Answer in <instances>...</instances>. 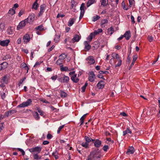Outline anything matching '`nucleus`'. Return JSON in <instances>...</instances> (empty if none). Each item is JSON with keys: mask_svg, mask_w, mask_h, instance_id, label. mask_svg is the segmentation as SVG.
<instances>
[{"mask_svg": "<svg viewBox=\"0 0 160 160\" xmlns=\"http://www.w3.org/2000/svg\"><path fill=\"white\" fill-rule=\"evenodd\" d=\"M101 156L100 150L99 149L96 148L91 151L88 156L87 160H100Z\"/></svg>", "mask_w": 160, "mask_h": 160, "instance_id": "1", "label": "nucleus"}, {"mask_svg": "<svg viewBox=\"0 0 160 160\" xmlns=\"http://www.w3.org/2000/svg\"><path fill=\"white\" fill-rule=\"evenodd\" d=\"M112 56L113 59H116L117 61L115 62V63L118 62L117 63L115 64V67H119L122 64V60L121 57H120L118 54L113 52L112 54Z\"/></svg>", "mask_w": 160, "mask_h": 160, "instance_id": "2", "label": "nucleus"}, {"mask_svg": "<svg viewBox=\"0 0 160 160\" xmlns=\"http://www.w3.org/2000/svg\"><path fill=\"white\" fill-rule=\"evenodd\" d=\"M69 74L71 76V79L73 82L77 83L79 81V79L77 77V74L75 73V71L70 72Z\"/></svg>", "mask_w": 160, "mask_h": 160, "instance_id": "3", "label": "nucleus"}, {"mask_svg": "<svg viewBox=\"0 0 160 160\" xmlns=\"http://www.w3.org/2000/svg\"><path fill=\"white\" fill-rule=\"evenodd\" d=\"M32 101L31 99H28L26 102H24L17 106V108H23L32 105Z\"/></svg>", "mask_w": 160, "mask_h": 160, "instance_id": "4", "label": "nucleus"}, {"mask_svg": "<svg viewBox=\"0 0 160 160\" xmlns=\"http://www.w3.org/2000/svg\"><path fill=\"white\" fill-rule=\"evenodd\" d=\"M69 78L65 75H63V77L58 78V80L61 83H68L69 81Z\"/></svg>", "mask_w": 160, "mask_h": 160, "instance_id": "5", "label": "nucleus"}, {"mask_svg": "<svg viewBox=\"0 0 160 160\" xmlns=\"http://www.w3.org/2000/svg\"><path fill=\"white\" fill-rule=\"evenodd\" d=\"M32 37H31V35L28 34H26L23 36V40L25 44H27L30 40L32 39Z\"/></svg>", "mask_w": 160, "mask_h": 160, "instance_id": "6", "label": "nucleus"}, {"mask_svg": "<svg viewBox=\"0 0 160 160\" xmlns=\"http://www.w3.org/2000/svg\"><path fill=\"white\" fill-rule=\"evenodd\" d=\"M42 147L39 146H37L35 147L29 149V151L31 152H37L38 153H39L42 150Z\"/></svg>", "mask_w": 160, "mask_h": 160, "instance_id": "7", "label": "nucleus"}, {"mask_svg": "<svg viewBox=\"0 0 160 160\" xmlns=\"http://www.w3.org/2000/svg\"><path fill=\"white\" fill-rule=\"evenodd\" d=\"M35 15L34 13H31L30 14L28 17L26 19L27 22L29 23L32 22L35 19Z\"/></svg>", "mask_w": 160, "mask_h": 160, "instance_id": "8", "label": "nucleus"}, {"mask_svg": "<svg viewBox=\"0 0 160 160\" xmlns=\"http://www.w3.org/2000/svg\"><path fill=\"white\" fill-rule=\"evenodd\" d=\"M27 23H28V22H27L26 19L22 21L19 23L18 25L17 28V29L18 30L22 29L25 26Z\"/></svg>", "mask_w": 160, "mask_h": 160, "instance_id": "9", "label": "nucleus"}, {"mask_svg": "<svg viewBox=\"0 0 160 160\" xmlns=\"http://www.w3.org/2000/svg\"><path fill=\"white\" fill-rule=\"evenodd\" d=\"M87 63L90 65L94 64L95 62V60L93 56H92L88 57L86 58Z\"/></svg>", "mask_w": 160, "mask_h": 160, "instance_id": "10", "label": "nucleus"}, {"mask_svg": "<svg viewBox=\"0 0 160 160\" xmlns=\"http://www.w3.org/2000/svg\"><path fill=\"white\" fill-rule=\"evenodd\" d=\"M88 80L89 81L92 82L94 81V79L95 78V75L93 71H91L89 72V73L88 75Z\"/></svg>", "mask_w": 160, "mask_h": 160, "instance_id": "11", "label": "nucleus"}, {"mask_svg": "<svg viewBox=\"0 0 160 160\" xmlns=\"http://www.w3.org/2000/svg\"><path fill=\"white\" fill-rule=\"evenodd\" d=\"M46 7V5L45 4H43L40 6V10L39 13L38 15V17H40L42 16L43 13L44 12L45 8Z\"/></svg>", "mask_w": 160, "mask_h": 160, "instance_id": "12", "label": "nucleus"}, {"mask_svg": "<svg viewBox=\"0 0 160 160\" xmlns=\"http://www.w3.org/2000/svg\"><path fill=\"white\" fill-rule=\"evenodd\" d=\"M84 49L86 51H88L91 48V46L90 45V42L88 41H85L84 42Z\"/></svg>", "mask_w": 160, "mask_h": 160, "instance_id": "13", "label": "nucleus"}, {"mask_svg": "<svg viewBox=\"0 0 160 160\" xmlns=\"http://www.w3.org/2000/svg\"><path fill=\"white\" fill-rule=\"evenodd\" d=\"M10 41L9 39H7L3 41L0 40V45L3 47L7 46L8 45Z\"/></svg>", "mask_w": 160, "mask_h": 160, "instance_id": "14", "label": "nucleus"}, {"mask_svg": "<svg viewBox=\"0 0 160 160\" xmlns=\"http://www.w3.org/2000/svg\"><path fill=\"white\" fill-rule=\"evenodd\" d=\"M134 148L132 146H130L128 148L126 153L127 155L132 154L134 153Z\"/></svg>", "mask_w": 160, "mask_h": 160, "instance_id": "15", "label": "nucleus"}, {"mask_svg": "<svg viewBox=\"0 0 160 160\" xmlns=\"http://www.w3.org/2000/svg\"><path fill=\"white\" fill-rule=\"evenodd\" d=\"M17 112V111L16 110H9L7 112H5L4 114V116L5 117H8L9 116L12 115V114L15 113Z\"/></svg>", "mask_w": 160, "mask_h": 160, "instance_id": "16", "label": "nucleus"}, {"mask_svg": "<svg viewBox=\"0 0 160 160\" xmlns=\"http://www.w3.org/2000/svg\"><path fill=\"white\" fill-rule=\"evenodd\" d=\"M81 38V36H79L77 34H75L74 35L73 38L72 39V42L73 43L77 42L79 41Z\"/></svg>", "mask_w": 160, "mask_h": 160, "instance_id": "17", "label": "nucleus"}, {"mask_svg": "<svg viewBox=\"0 0 160 160\" xmlns=\"http://www.w3.org/2000/svg\"><path fill=\"white\" fill-rule=\"evenodd\" d=\"M60 70L62 72L63 71H70L71 70H74V68H72V69H69L68 67H64L63 65H62L60 66Z\"/></svg>", "mask_w": 160, "mask_h": 160, "instance_id": "18", "label": "nucleus"}, {"mask_svg": "<svg viewBox=\"0 0 160 160\" xmlns=\"http://www.w3.org/2000/svg\"><path fill=\"white\" fill-rule=\"evenodd\" d=\"M8 66V63L6 62H4L0 64V71L6 68Z\"/></svg>", "mask_w": 160, "mask_h": 160, "instance_id": "19", "label": "nucleus"}, {"mask_svg": "<svg viewBox=\"0 0 160 160\" xmlns=\"http://www.w3.org/2000/svg\"><path fill=\"white\" fill-rule=\"evenodd\" d=\"M94 143L95 146L98 148L102 144V142L98 139H96Z\"/></svg>", "mask_w": 160, "mask_h": 160, "instance_id": "20", "label": "nucleus"}, {"mask_svg": "<svg viewBox=\"0 0 160 160\" xmlns=\"http://www.w3.org/2000/svg\"><path fill=\"white\" fill-rule=\"evenodd\" d=\"M124 37L125 38L126 40H128L131 37V32L130 31H126L123 35Z\"/></svg>", "mask_w": 160, "mask_h": 160, "instance_id": "21", "label": "nucleus"}, {"mask_svg": "<svg viewBox=\"0 0 160 160\" xmlns=\"http://www.w3.org/2000/svg\"><path fill=\"white\" fill-rule=\"evenodd\" d=\"M97 87L99 88H103L104 86V82L102 81H101L99 82L97 85Z\"/></svg>", "mask_w": 160, "mask_h": 160, "instance_id": "22", "label": "nucleus"}, {"mask_svg": "<svg viewBox=\"0 0 160 160\" xmlns=\"http://www.w3.org/2000/svg\"><path fill=\"white\" fill-rule=\"evenodd\" d=\"M35 29L36 30L42 31L43 30H46V28H44L43 25L41 24L38 27H36L35 28Z\"/></svg>", "mask_w": 160, "mask_h": 160, "instance_id": "23", "label": "nucleus"}, {"mask_svg": "<svg viewBox=\"0 0 160 160\" xmlns=\"http://www.w3.org/2000/svg\"><path fill=\"white\" fill-rule=\"evenodd\" d=\"M76 19L75 18H70L68 22V26L69 27L71 26L74 23Z\"/></svg>", "mask_w": 160, "mask_h": 160, "instance_id": "24", "label": "nucleus"}, {"mask_svg": "<svg viewBox=\"0 0 160 160\" xmlns=\"http://www.w3.org/2000/svg\"><path fill=\"white\" fill-rule=\"evenodd\" d=\"M95 35H94V33L93 32H92L90 33L88 37L87 38V40L88 42H91L93 37H94Z\"/></svg>", "mask_w": 160, "mask_h": 160, "instance_id": "25", "label": "nucleus"}, {"mask_svg": "<svg viewBox=\"0 0 160 160\" xmlns=\"http://www.w3.org/2000/svg\"><path fill=\"white\" fill-rule=\"evenodd\" d=\"M33 115L34 118L36 120H38L40 118V117L39 116V114L37 112H34L33 113Z\"/></svg>", "mask_w": 160, "mask_h": 160, "instance_id": "26", "label": "nucleus"}, {"mask_svg": "<svg viewBox=\"0 0 160 160\" xmlns=\"http://www.w3.org/2000/svg\"><path fill=\"white\" fill-rule=\"evenodd\" d=\"M85 4L84 3H82L80 7V10L81 11L80 12L82 13H85Z\"/></svg>", "mask_w": 160, "mask_h": 160, "instance_id": "27", "label": "nucleus"}, {"mask_svg": "<svg viewBox=\"0 0 160 160\" xmlns=\"http://www.w3.org/2000/svg\"><path fill=\"white\" fill-rule=\"evenodd\" d=\"M14 29L11 27H9L7 30V32L8 34L11 35L12 34L13 32Z\"/></svg>", "mask_w": 160, "mask_h": 160, "instance_id": "28", "label": "nucleus"}, {"mask_svg": "<svg viewBox=\"0 0 160 160\" xmlns=\"http://www.w3.org/2000/svg\"><path fill=\"white\" fill-rule=\"evenodd\" d=\"M38 0H36V1L32 5V8L36 10L37 9L38 6V4L37 3Z\"/></svg>", "mask_w": 160, "mask_h": 160, "instance_id": "29", "label": "nucleus"}, {"mask_svg": "<svg viewBox=\"0 0 160 160\" xmlns=\"http://www.w3.org/2000/svg\"><path fill=\"white\" fill-rule=\"evenodd\" d=\"M36 108H37V111L39 113L40 115L41 116H42L43 117H45V115H44V112L43 111H42L39 107H37Z\"/></svg>", "mask_w": 160, "mask_h": 160, "instance_id": "30", "label": "nucleus"}, {"mask_svg": "<svg viewBox=\"0 0 160 160\" xmlns=\"http://www.w3.org/2000/svg\"><path fill=\"white\" fill-rule=\"evenodd\" d=\"M114 32V28L111 27L108 29V33L109 35H111Z\"/></svg>", "mask_w": 160, "mask_h": 160, "instance_id": "31", "label": "nucleus"}, {"mask_svg": "<svg viewBox=\"0 0 160 160\" xmlns=\"http://www.w3.org/2000/svg\"><path fill=\"white\" fill-rule=\"evenodd\" d=\"M108 21L107 19H103L101 21V26L102 27H105V24H107L108 23Z\"/></svg>", "mask_w": 160, "mask_h": 160, "instance_id": "32", "label": "nucleus"}, {"mask_svg": "<svg viewBox=\"0 0 160 160\" xmlns=\"http://www.w3.org/2000/svg\"><path fill=\"white\" fill-rule=\"evenodd\" d=\"M95 0H89L87 3V7H88L95 2Z\"/></svg>", "mask_w": 160, "mask_h": 160, "instance_id": "33", "label": "nucleus"}, {"mask_svg": "<svg viewBox=\"0 0 160 160\" xmlns=\"http://www.w3.org/2000/svg\"><path fill=\"white\" fill-rule=\"evenodd\" d=\"M2 81L4 83L7 84L8 82L7 75L4 76L2 79Z\"/></svg>", "mask_w": 160, "mask_h": 160, "instance_id": "34", "label": "nucleus"}, {"mask_svg": "<svg viewBox=\"0 0 160 160\" xmlns=\"http://www.w3.org/2000/svg\"><path fill=\"white\" fill-rule=\"evenodd\" d=\"M21 67L22 68L26 69L27 70V72H28L29 69L28 67H27V64L25 63L24 62L22 63L21 64Z\"/></svg>", "mask_w": 160, "mask_h": 160, "instance_id": "35", "label": "nucleus"}, {"mask_svg": "<svg viewBox=\"0 0 160 160\" xmlns=\"http://www.w3.org/2000/svg\"><path fill=\"white\" fill-rule=\"evenodd\" d=\"M67 57V55L65 53H62L59 56V58L62 60H64Z\"/></svg>", "mask_w": 160, "mask_h": 160, "instance_id": "36", "label": "nucleus"}, {"mask_svg": "<svg viewBox=\"0 0 160 160\" xmlns=\"http://www.w3.org/2000/svg\"><path fill=\"white\" fill-rule=\"evenodd\" d=\"M100 18V17L98 15H96L95 16H94L92 18V21L93 22H95L97 20H99Z\"/></svg>", "mask_w": 160, "mask_h": 160, "instance_id": "37", "label": "nucleus"}, {"mask_svg": "<svg viewBox=\"0 0 160 160\" xmlns=\"http://www.w3.org/2000/svg\"><path fill=\"white\" fill-rule=\"evenodd\" d=\"M26 78L25 77L23 78L22 79L20 80L18 84V87L20 88V86H21L22 84L23 83V82L24 81V80L26 79Z\"/></svg>", "mask_w": 160, "mask_h": 160, "instance_id": "38", "label": "nucleus"}, {"mask_svg": "<svg viewBox=\"0 0 160 160\" xmlns=\"http://www.w3.org/2000/svg\"><path fill=\"white\" fill-rule=\"evenodd\" d=\"M81 145L86 148H88V143L87 142H82L81 144Z\"/></svg>", "mask_w": 160, "mask_h": 160, "instance_id": "39", "label": "nucleus"}, {"mask_svg": "<svg viewBox=\"0 0 160 160\" xmlns=\"http://www.w3.org/2000/svg\"><path fill=\"white\" fill-rule=\"evenodd\" d=\"M102 30L101 29H98L97 30L93 32L95 35L99 34V33L102 32Z\"/></svg>", "mask_w": 160, "mask_h": 160, "instance_id": "40", "label": "nucleus"}, {"mask_svg": "<svg viewBox=\"0 0 160 160\" xmlns=\"http://www.w3.org/2000/svg\"><path fill=\"white\" fill-rule=\"evenodd\" d=\"M0 94L1 95V98L2 99H4L6 97L5 92L4 91V90L1 92H0Z\"/></svg>", "mask_w": 160, "mask_h": 160, "instance_id": "41", "label": "nucleus"}, {"mask_svg": "<svg viewBox=\"0 0 160 160\" xmlns=\"http://www.w3.org/2000/svg\"><path fill=\"white\" fill-rule=\"evenodd\" d=\"M42 62L41 61L37 62L34 65L33 67L34 68H37L39 67L40 64L42 63Z\"/></svg>", "mask_w": 160, "mask_h": 160, "instance_id": "42", "label": "nucleus"}, {"mask_svg": "<svg viewBox=\"0 0 160 160\" xmlns=\"http://www.w3.org/2000/svg\"><path fill=\"white\" fill-rule=\"evenodd\" d=\"M8 13L12 15H13L15 13V10L12 8H11L10 9Z\"/></svg>", "mask_w": 160, "mask_h": 160, "instance_id": "43", "label": "nucleus"}, {"mask_svg": "<svg viewBox=\"0 0 160 160\" xmlns=\"http://www.w3.org/2000/svg\"><path fill=\"white\" fill-rule=\"evenodd\" d=\"M60 36H56L54 38V40L56 42H58L60 40Z\"/></svg>", "mask_w": 160, "mask_h": 160, "instance_id": "44", "label": "nucleus"}, {"mask_svg": "<svg viewBox=\"0 0 160 160\" xmlns=\"http://www.w3.org/2000/svg\"><path fill=\"white\" fill-rule=\"evenodd\" d=\"M100 2H101V5L103 6H105L106 5L107 3H106V0H100Z\"/></svg>", "mask_w": 160, "mask_h": 160, "instance_id": "45", "label": "nucleus"}, {"mask_svg": "<svg viewBox=\"0 0 160 160\" xmlns=\"http://www.w3.org/2000/svg\"><path fill=\"white\" fill-rule=\"evenodd\" d=\"M84 119L82 118H80V122L78 123V125L79 124V126H80L81 125H82L84 122Z\"/></svg>", "mask_w": 160, "mask_h": 160, "instance_id": "46", "label": "nucleus"}, {"mask_svg": "<svg viewBox=\"0 0 160 160\" xmlns=\"http://www.w3.org/2000/svg\"><path fill=\"white\" fill-rule=\"evenodd\" d=\"M33 158L35 159L38 160L41 158V157H39L38 154H34L33 155Z\"/></svg>", "mask_w": 160, "mask_h": 160, "instance_id": "47", "label": "nucleus"}, {"mask_svg": "<svg viewBox=\"0 0 160 160\" xmlns=\"http://www.w3.org/2000/svg\"><path fill=\"white\" fill-rule=\"evenodd\" d=\"M67 94L63 91H61V96L62 97H65L67 96Z\"/></svg>", "mask_w": 160, "mask_h": 160, "instance_id": "48", "label": "nucleus"}, {"mask_svg": "<svg viewBox=\"0 0 160 160\" xmlns=\"http://www.w3.org/2000/svg\"><path fill=\"white\" fill-rule=\"evenodd\" d=\"M85 139L86 140V142H88V143L89 142H90L91 141L90 138L87 136L85 137Z\"/></svg>", "mask_w": 160, "mask_h": 160, "instance_id": "49", "label": "nucleus"}, {"mask_svg": "<svg viewBox=\"0 0 160 160\" xmlns=\"http://www.w3.org/2000/svg\"><path fill=\"white\" fill-rule=\"evenodd\" d=\"M5 26L4 24L2 23H1L0 24V31H2L3 30Z\"/></svg>", "mask_w": 160, "mask_h": 160, "instance_id": "50", "label": "nucleus"}, {"mask_svg": "<svg viewBox=\"0 0 160 160\" xmlns=\"http://www.w3.org/2000/svg\"><path fill=\"white\" fill-rule=\"evenodd\" d=\"M109 149V147L108 145H105L102 148V149L104 151H107L108 149Z\"/></svg>", "mask_w": 160, "mask_h": 160, "instance_id": "51", "label": "nucleus"}, {"mask_svg": "<svg viewBox=\"0 0 160 160\" xmlns=\"http://www.w3.org/2000/svg\"><path fill=\"white\" fill-rule=\"evenodd\" d=\"M122 5L123 6V8L124 10H128V8L125 5V3L124 2V1H123L122 2Z\"/></svg>", "mask_w": 160, "mask_h": 160, "instance_id": "52", "label": "nucleus"}, {"mask_svg": "<svg viewBox=\"0 0 160 160\" xmlns=\"http://www.w3.org/2000/svg\"><path fill=\"white\" fill-rule=\"evenodd\" d=\"M99 73L100 74H107L109 73L107 71H100L99 72Z\"/></svg>", "mask_w": 160, "mask_h": 160, "instance_id": "53", "label": "nucleus"}, {"mask_svg": "<svg viewBox=\"0 0 160 160\" xmlns=\"http://www.w3.org/2000/svg\"><path fill=\"white\" fill-rule=\"evenodd\" d=\"M148 39L150 42H151L152 41L153 38L152 36H148Z\"/></svg>", "mask_w": 160, "mask_h": 160, "instance_id": "54", "label": "nucleus"}, {"mask_svg": "<svg viewBox=\"0 0 160 160\" xmlns=\"http://www.w3.org/2000/svg\"><path fill=\"white\" fill-rule=\"evenodd\" d=\"M137 58H138V56L137 55L133 56V59H132V61L133 62H135L136 60L137 59Z\"/></svg>", "mask_w": 160, "mask_h": 160, "instance_id": "55", "label": "nucleus"}, {"mask_svg": "<svg viewBox=\"0 0 160 160\" xmlns=\"http://www.w3.org/2000/svg\"><path fill=\"white\" fill-rule=\"evenodd\" d=\"M4 122H2L0 123V130H2L4 129Z\"/></svg>", "mask_w": 160, "mask_h": 160, "instance_id": "56", "label": "nucleus"}, {"mask_svg": "<svg viewBox=\"0 0 160 160\" xmlns=\"http://www.w3.org/2000/svg\"><path fill=\"white\" fill-rule=\"evenodd\" d=\"M58 78V76L57 75H56L54 76H53L52 77H51V79L52 80L54 81H55Z\"/></svg>", "mask_w": 160, "mask_h": 160, "instance_id": "57", "label": "nucleus"}, {"mask_svg": "<svg viewBox=\"0 0 160 160\" xmlns=\"http://www.w3.org/2000/svg\"><path fill=\"white\" fill-rule=\"evenodd\" d=\"M131 20L132 23V24H134L135 22L134 21V18L133 16L132 15H131Z\"/></svg>", "mask_w": 160, "mask_h": 160, "instance_id": "58", "label": "nucleus"}, {"mask_svg": "<svg viewBox=\"0 0 160 160\" xmlns=\"http://www.w3.org/2000/svg\"><path fill=\"white\" fill-rule=\"evenodd\" d=\"M52 137V136L50 133H48L47 136V138L48 139H50Z\"/></svg>", "mask_w": 160, "mask_h": 160, "instance_id": "59", "label": "nucleus"}, {"mask_svg": "<svg viewBox=\"0 0 160 160\" xmlns=\"http://www.w3.org/2000/svg\"><path fill=\"white\" fill-rule=\"evenodd\" d=\"M56 63L57 64L60 65L62 63V61L59 58L56 62Z\"/></svg>", "mask_w": 160, "mask_h": 160, "instance_id": "60", "label": "nucleus"}, {"mask_svg": "<svg viewBox=\"0 0 160 160\" xmlns=\"http://www.w3.org/2000/svg\"><path fill=\"white\" fill-rule=\"evenodd\" d=\"M64 16L65 15L63 14H62L60 13H59L58 14L57 17V18H58L59 17L62 18L64 17Z\"/></svg>", "mask_w": 160, "mask_h": 160, "instance_id": "61", "label": "nucleus"}, {"mask_svg": "<svg viewBox=\"0 0 160 160\" xmlns=\"http://www.w3.org/2000/svg\"><path fill=\"white\" fill-rule=\"evenodd\" d=\"M24 13V11L23 10H21L18 13V16L20 17Z\"/></svg>", "mask_w": 160, "mask_h": 160, "instance_id": "62", "label": "nucleus"}, {"mask_svg": "<svg viewBox=\"0 0 160 160\" xmlns=\"http://www.w3.org/2000/svg\"><path fill=\"white\" fill-rule=\"evenodd\" d=\"M50 107L51 108L52 111H55V112H56V111L57 109L56 108H54L52 106H50Z\"/></svg>", "mask_w": 160, "mask_h": 160, "instance_id": "63", "label": "nucleus"}, {"mask_svg": "<svg viewBox=\"0 0 160 160\" xmlns=\"http://www.w3.org/2000/svg\"><path fill=\"white\" fill-rule=\"evenodd\" d=\"M120 114L122 115L123 116H124V117L127 116V114L124 112H122L120 113Z\"/></svg>", "mask_w": 160, "mask_h": 160, "instance_id": "64", "label": "nucleus"}]
</instances>
